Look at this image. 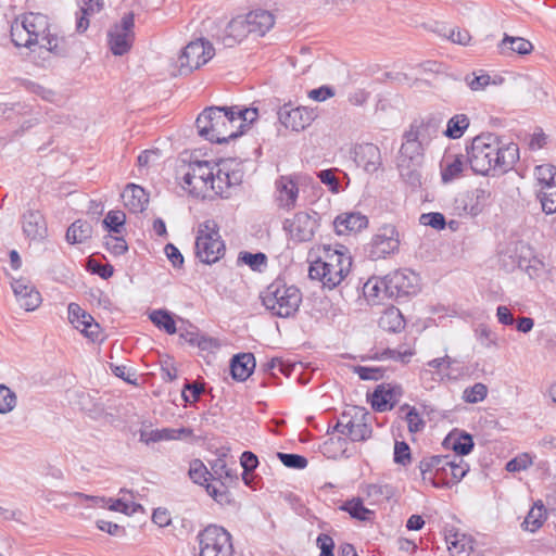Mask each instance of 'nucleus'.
Here are the masks:
<instances>
[{
	"label": "nucleus",
	"instance_id": "6e6d98bb",
	"mask_svg": "<svg viewBox=\"0 0 556 556\" xmlns=\"http://www.w3.org/2000/svg\"><path fill=\"white\" fill-rule=\"evenodd\" d=\"M68 320L78 330H80L84 321L91 320V315L84 311L78 304L71 303L68 305Z\"/></svg>",
	"mask_w": 556,
	"mask_h": 556
},
{
	"label": "nucleus",
	"instance_id": "4d7b16f0",
	"mask_svg": "<svg viewBox=\"0 0 556 556\" xmlns=\"http://www.w3.org/2000/svg\"><path fill=\"white\" fill-rule=\"evenodd\" d=\"M16 406V395L8 387L0 384V414H7Z\"/></svg>",
	"mask_w": 556,
	"mask_h": 556
},
{
	"label": "nucleus",
	"instance_id": "de8ad7c7",
	"mask_svg": "<svg viewBox=\"0 0 556 556\" xmlns=\"http://www.w3.org/2000/svg\"><path fill=\"white\" fill-rule=\"evenodd\" d=\"M419 378L422 387L427 390H433L435 386L444 379H452L450 374L434 371L426 366L420 370Z\"/></svg>",
	"mask_w": 556,
	"mask_h": 556
},
{
	"label": "nucleus",
	"instance_id": "7c9ffc66",
	"mask_svg": "<svg viewBox=\"0 0 556 556\" xmlns=\"http://www.w3.org/2000/svg\"><path fill=\"white\" fill-rule=\"evenodd\" d=\"M465 162L462 155H447L441 163V177L444 184H448L458 178L463 173Z\"/></svg>",
	"mask_w": 556,
	"mask_h": 556
},
{
	"label": "nucleus",
	"instance_id": "b1692460",
	"mask_svg": "<svg viewBox=\"0 0 556 556\" xmlns=\"http://www.w3.org/2000/svg\"><path fill=\"white\" fill-rule=\"evenodd\" d=\"M248 28L251 29V35L255 37L264 36L275 24L274 15L265 10H255L245 14Z\"/></svg>",
	"mask_w": 556,
	"mask_h": 556
},
{
	"label": "nucleus",
	"instance_id": "72a5a7b5",
	"mask_svg": "<svg viewBox=\"0 0 556 556\" xmlns=\"http://www.w3.org/2000/svg\"><path fill=\"white\" fill-rule=\"evenodd\" d=\"M446 544L454 556H469L473 549L472 539L463 533L446 535Z\"/></svg>",
	"mask_w": 556,
	"mask_h": 556
},
{
	"label": "nucleus",
	"instance_id": "864d4df0",
	"mask_svg": "<svg viewBox=\"0 0 556 556\" xmlns=\"http://www.w3.org/2000/svg\"><path fill=\"white\" fill-rule=\"evenodd\" d=\"M126 222V215L122 211H110L103 219V226L106 230L121 233Z\"/></svg>",
	"mask_w": 556,
	"mask_h": 556
},
{
	"label": "nucleus",
	"instance_id": "aec40b11",
	"mask_svg": "<svg viewBox=\"0 0 556 556\" xmlns=\"http://www.w3.org/2000/svg\"><path fill=\"white\" fill-rule=\"evenodd\" d=\"M368 226L367 216L359 212H346L338 215L333 220V227L337 235H349L358 232Z\"/></svg>",
	"mask_w": 556,
	"mask_h": 556
},
{
	"label": "nucleus",
	"instance_id": "0eeeda50",
	"mask_svg": "<svg viewBox=\"0 0 556 556\" xmlns=\"http://www.w3.org/2000/svg\"><path fill=\"white\" fill-rule=\"evenodd\" d=\"M370 419L371 416L365 408L354 406L341 415L334 430L349 437L353 442L365 441L372 432Z\"/></svg>",
	"mask_w": 556,
	"mask_h": 556
},
{
	"label": "nucleus",
	"instance_id": "4c0bfd02",
	"mask_svg": "<svg viewBox=\"0 0 556 556\" xmlns=\"http://www.w3.org/2000/svg\"><path fill=\"white\" fill-rule=\"evenodd\" d=\"M175 431L173 428H163V429H149L141 428L139 430V441L144 444L161 442V441H169L175 439Z\"/></svg>",
	"mask_w": 556,
	"mask_h": 556
},
{
	"label": "nucleus",
	"instance_id": "dca6fc26",
	"mask_svg": "<svg viewBox=\"0 0 556 556\" xmlns=\"http://www.w3.org/2000/svg\"><path fill=\"white\" fill-rule=\"evenodd\" d=\"M277 114L286 128L296 132L306 129L316 118L313 110L305 106L290 108L288 104L280 106Z\"/></svg>",
	"mask_w": 556,
	"mask_h": 556
},
{
	"label": "nucleus",
	"instance_id": "3c124183",
	"mask_svg": "<svg viewBox=\"0 0 556 556\" xmlns=\"http://www.w3.org/2000/svg\"><path fill=\"white\" fill-rule=\"evenodd\" d=\"M11 38L16 47L29 48L35 45L31 37H29L28 31H26L25 27L18 21H15L11 25Z\"/></svg>",
	"mask_w": 556,
	"mask_h": 556
},
{
	"label": "nucleus",
	"instance_id": "49530a36",
	"mask_svg": "<svg viewBox=\"0 0 556 556\" xmlns=\"http://www.w3.org/2000/svg\"><path fill=\"white\" fill-rule=\"evenodd\" d=\"M342 509L348 511L351 517L362 521H368L374 516V511L366 508L359 498L346 502Z\"/></svg>",
	"mask_w": 556,
	"mask_h": 556
},
{
	"label": "nucleus",
	"instance_id": "4be33fe9",
	"mask_svg": "<svg viewBox=\"0 0 556 556\" xmlns=\"http://www.w3.org/2000/svg\"><path fill=\"white\" fill-rule=\"evenodd\" d=\"M355 162L367 173H375L381 166L379 148L374 143H363L355 149Z\"/></svg>",
	"mask_w": 556,
	"mask_h": 556
},
{
	"label": "nucleus",
	"instance_id": "09e8293b",
	"mask_svg": "<svg viewBox=\"0 0 556 556\" xmlns=\"http://www.w3.org/2000/svg\"><path fill=\"white\" fill-rule=\"evenodd\" d=\"M189 477L190 479L200 485H206L208 481V477H212V473L207 470L205 465L200 459H193L190 463L189 467Z\"/></svg>",
	"mask_w": 556,
	"mask_h": 556
},
{
	"label": "nucleus",
	"instance_id": "bf43d9fd",
	"mask_svg": "<svg viewBox=\"0 0 556 556\" xmlns=\"http://www.w3.org/2000/svg\"><path fill=\"white\" fill-rule=\"evenodd\" d=\"M532 457L528 453H522L506 464V470L509 472L526 470L532 465Z\"/></svg>",
	"mask_w": 556,
	"mask_h": 556
},
{
	"label": "nucleus",
	"instance_id": "a211bd4d",
	"mask_svg": "<svg viewBox=\"0 0 556 556\" xmlns=\"http://www.w3.org/2000/svg\"><path fill=\"white\" fill-rule=\"evenodd\" d=\"M11 288L14 296L22 308L33 312L41 304V295L35 286L27 278L13 279Z\"/></svg>",
	"mask_w": 556,
	"mask_h": 556
},
{
	"label": "nucleus",
	"instance_id": "5701e85b",
	"mask_svg": "<svg viewBox=\"0 0 556 556\" xmlns=\"http://www.w3.org/2000/svg\"><path fill=\"white\" fill-rule=\"evenodd\" d=\"M22 25L28 31L29 37L35 45H41L45 42L43 38L49 37L48 30V18L46 15L40 13H28L24 15L21 21Z\"/></svg>",
	"mask_w": 556,
	"mask_h": 556
},
{
	"label": "nucleus",
	"instance_id": "603ef678",
	"mask_svg": "<svg viewBox=\"0 0 556 556\" xmlns=\"http://www.w3.org/2000/svg\"><path fill=\"white\" fill-rule=\"evenodd\" d=\"M542 210L546 214H553L556 212V185L549 186L546 189H540L538 192Z\"/></svg>",
	"mask_w": 556,
	"mask_h": 556
},
{
	"label": "nucleus",
	"instance_id": "58836bf2",
	"mask_svg": "<svg viewBox=\"0 0 556 556\" xmlns=\"http://www.w3.org/2000/svg\"><path fill=\"white\" fill-rule=\"evenodd\" d=\"M365 493L372 504H380L394 495V488L386 483H371L366 486Z\"/></svg>",
	"mask_w": 556,
	"mask_h": 556
},
{
	"label": "nucleus",
	"instance_id": "1a4fd4ad",
	"mask_svg": "<svg viewBox=\"0 0 556 556\" xmlns=\"http://www.w3.org/2000/svg\"><path fill=\"white\" fill-rule=\"evenodd\" d=\"M200 556H233L231 535L224 528L208 526L198 534Z\"/></svg>",
	"mask_w": 556,
	"mask_h": 556
},
{
	"label": "nucleus",
	"instance_id": "8fccbe9b",
	"mask_svg": "<svg viewBox=\"0 0 556 556\" xmlns=\"http://www.w3.org/2000/svg\"><path fill=\"white\" fill-rule=\"evenodd\" d=\"M235 108V117L240 118L238 122H236V128L237 130H242V134L244 132V127L252 124L254 121H256L258 116V110L256 108H245L242 109L240 106H233Z\"/></svg>",
	"mask_w": 556,
	"mask_h": 556
},
{
	"label": "nucleus",
	"instance_id": "423d86ee",
	"mask_svg": "<svg viewBox=\"0 0 556 556\" xmlns=\"http://www.w3.org/2000/svg\"><path fill=\"white\" fill-rule=\"evenodd\" d=\"M225 251L217 223L207 219L200 224L195 239V254L199 260L206 264L216 263L224 256Z\"/></svg>",
	"mask_w": 556,
	"mask_h": 556
},
{
	"label": "nucleus",
	"instance_id": "a19ab883",
	"mask_svg": "<svg viewBox=\"0 0 556 556\" xmlns=\"http://www.w3.org/2000/svg\"><path fill=\"white\" fill-rule=\"evenodd\" d=\"M469 124V117L466 114H456L448 119L444 135L451 139H458L464 135Z\"/></svg>",
	"mask_w": 556,
	"mask_h": 556
},
{
	"label": "nucleus",
	"instance_id": "ddd939ff",
	"mask_svg": "<svg viewBox=\"0 0 556 556\" xmlns=\"http://www.w3.org/2000/svg\"><path fill=\"white\" fill-rule=\"evenodd\" d=\"M135 16L134 13L125 14L119 23L113 25L108 33V43L114 55L126 54L135 39Z\"/></svg>",
	"mask_w": 556,
	"mask_h": 556
},
{
	"label": "nucleus",
	"instance_id": "680f3d73",
	"mask_svg": "<svg viewBox=\"0 0 556 556\" xmlns=\"http://www.w3.org/2000/svg\"><path fill=\"white\" fill-rule=\"evenodd\" d=\"M419 222L424 226H430L434 229H443L445 227V217L438 212L421 214Z\"/></svg>",
	"mask_w": 556,
	"mask_h": 556
},
{
	"label": "nucleus",
	"instance_id": "f8f14e48",
	"mask_svg": "<svg viewBox=\"0 0 556 556\" xmlns=\"http://www.w3.org/2000/svg\"><path fill=\"white\" fill-rule=\"evenodd\" d=\"M318 215L316 212H298L283 222V230L294 242L311 241L318 228Z\"/></svg>",
	"mask_w": 556,
	"mask_h": 556
},
{
	"label": "nucleus",
	"instance_id": "412c9836",
	"mask_svg": "<svg viewBox=\"0 0 556 556\" xmlns=\"http://www.w3.org/2000/svg\"><path fill=\"white\" fill-rule=\"evenodd\" d=\"M249 35H251V29L248 28L245 16L239 15L227 24L219 39L225 47L230 48L241 42Z\"/></svg>",
	"mask_w": 556,
	"mask_h": 556
},
{
	"label": "nucleus",
	"instance_id": "bb28decb",
	"mask_svg": "<svg viewBox=\"0 0 556 556\" xmlns=\"http://www.w3.org/2000/svg\"><path fill=\"white\" fill-rule=\"evenodd\" d=\"M255 368V358L252 353L235 355L230 362V372L238 381L247 380Z\"/></svg>",
	"mask_w": 556,
	"mask_h": 556
},
{
	"label": "nucleus",
	"instance_id": "a878e982",
	"mask_svg": "<svg viewBox=\"0 0 556 556\" xmlns=\"http://www.w3.org/2000/svg\"><path fill=\"white\" fill-rule=\"evenodd\" d=\"M125 206L132 213H141L148 204V194L144 189L135 184L126 187L122 193Z\"/></svg>",
	"mask_w": 556,
	"mask_h": 556
},
{
	"label": "nucleus",
	"instance_id": "37998d69",
	"mask_svg": "<svg viewBox=\"0 0 556 556\" xmlns=\"http://www.w3.org/2000/svg\"><path fill=\"white\" fill-rule=\"evenodd\" d=\"M438 122L433 118H429L427 121H421L419 123L415 122L412 124L408 131H420L422 134L420 141V146L425 147L429 143L432 137H434L438 132Z\"/></svg>",
	"mask_w": 556,
	"mask_h": 556
},
{
	"label": "nucleus",
	"instance_id": "c03bdc74",
	"mask_svg": "<svg viewBox=\"0 0 556 556\" xmlns=\"http://www.w3.org/2000/svg\"><path fill=\"white\" fill-rule=\"evenodd\" d=\"M450 444L452 445L453 451L455 452L454 456L462 457L467 455L473 448V440L472 437L468 433H460L457 437H453L452 434L447 438Z\"/></svg>",
	"mask_w": 556,
	"mask_h": 556
},
{
	"label": "nucleus",
	"instance_id": "ea45409f",
	"mask_svg": "<svg viewBox=\"0 0 556 556\" xmlns=\"http://www.w3.org/2000/svg\"><path fill=\"white\" fill-rule=\"evenodd\" d=\"M149 318L159 329H163L166 333H176V323L168 311L154 309L149 314Z\"/></svg>",
	"mask_w": 556,
	"mask_h": 556
},
{
	"label": "nucleus",
	"instance_id": "f704fd0d",
	"mask_svg": "<svg viewBox=\"0 0 556 556\" xmlns=\"http://www.w3.org/2000/svg\"><path fill=\"white\" fill-rule=\"evenodd\" d=\"M45 42L41 47L47 48L51 52L60 56H67L73 50V46L76 43V39L71 36L68 38L51 36L43 38Z\"/></svg>",
	"mask_w": 556,
	"mask_h": 556
},
{
	"label": "nucleus",
	"instance_id": "6ab92c4d",
	"mask_svg": "<svg viewBox=\"0 0 556 556\" xmlns=\"http://www.w3.org/2000/svg\"><path fill=\"white\" fill-rule=\"evenodd\" d=\"M276 201L279 207L292 210L299 197V187L295 177L280 176L276 182Z\"/></svg>",
	"mask_w": 556,
	"mask_h": 556
},
{
	"label": "nucleus",
	"instance_id": "9b49d317",
	"mask_svg": "<svg viewBox=\"0 0 556 556\" xmlns=\"http://www.w3.org/2000/svg\"><path fill=\"white\" fill-rule=\"evenodd\" d=\"M213 166L208 161H195L189 164L182 177V188L197 198L208 197V185Z\"/></svg>",
	"mask_w": 556,
	"mask_h": 556
},
{
	"label": "nucleus",
	"instance_id": "473e14b6",
	"mask_svg": "<svg viewBox=\"0 0 556 556\" xmlns=\"http://www.w3.org/2000/svg\"><path fill=\"white\" fill-rule=\"evenodd\" d=\"M387 277L369 278L363 286V293L368 301L379 303L387 298Z\"/></svg>",
	"mask_w": 556,
	"mask_h": 556
},
{
	"label": "nucleus",
	"instance_id": "13d9d810",
	"mask_svg": "<svg viewBox=\"0 0 556 556\" xmlns=\"http://www.w3.org/2000/svg\"><path fill=\"white\" fill-rule=\"evenodd\" d=\"M277 456L289 468L304 469L308 464L307 459L299 454L278 453Z\"/></svg>",
	"mask_w": 556,
	"mask_h": 556
},
{
	"label": "nucleus",
	"instance_id": "f3484780",
	"mask_svg": "<svg viewBox=\"0 0 556 556\" xmlns=\"http://www.w3.org/2000/svg\"><path fill=\"white\" fill-rule=\"evenodd\" d=\"M490 192L482 189L476 188L470 191L458 194L455 199V210L458 216H477L485 207Z\"/></svg>",
	"mask_w": 556,
	"mask_h": 556
},
{
	"label": "nucleus",
	"instance_id": "20e7f679",
	"mask_svg": "<svg viewBox=\"0 0 556 556\" xmlns=\"http://www.w3.org/2000/svg\"><path fill=\"white\" fill-rule=\"evenodd\" d=\"M261 299L271 315L287 318L298 312L302 294L298 287L277 279L261 293Z\"/></svg>",
	"mask_w": 556,
	"mask_h": 556
},
{
	"label": "nucleus",
	"instance_id": "cd10ccee",
	"mask_svg": "<svg viewBox=\"0 0 556 556\" xmlns=\"http://www.w3.org/2000/svg\"><path fill=\"white\" fill-rule=\"evenodd\" d=\"M75 496L79 498H84L85 501H91L94 505L104 507L108 505L110 510L124 513L129 515L136 510V506L140 507V505H136L135 503L128 504L125 501L117 498H105L99 496L86 495L83 493H75Z\"/></svg>",
	"mask_w": 556,
	"mask_h": 556
},
{
	"label": "nucleus",
	"instance_id": "9d476101",
	"mask_svg": "<svg viewBox=\"0 0 556 556\" xmlns=\"http://www.w3.org/2000/svg\"><path fill=\"white\" fill-rule=\"evenodd\" d=\"M243 175L241 163L231 159L220 161L215 167L213 166L208 194L214 192L224 197L231 187L242 182Z\"/></svg>",
	"mask_w": 556,
	"mask_h": 556
},
{
	"label": "nucleus",
	"instance_id": "e433bc0d",
	"mask_svg": "<svg viewBox=\"0 0 556 556\" xmlns=\"http://www.w3.org/2000/svg\"><path fill=\"white\" fill-rule=\"evenodd\" d=\"M448 480H444L441 483V486L450 485L459 482L468 472L469 466L468 464L458 456H451L448 460Z\"/></svg>",
	"mask_w": 556,
	"mask_h": 556
},
{
	"label": "nucleus",
	"instance_id": "4468645a",
	"mask_svg": "<svg viewBox=\"0 0 556 556\" xmlns=\"http://www.w3.org/2000/svg\"><path fill=\"white\" fill-rule=\"evenodd\" d=\"M399 244V233L395 227L392 225H383L372 237L366 252L370 260L377 261L397 251Z\"/></svg>",
	"mask_w": 556,
	"mask_h": 556
},
{
	"label": "nucleus",
	"instance_id": "2f4dec72",
	"mask_svg": "<svg viewBox=\"0 0 556 556\" xmlns=\"http://www.w3.org/2000/svg\"><path fill=\"white\" fill-rule=\"evenodd\" d=\"M400 392L394 388H386L384 386H378L374 391L371 405L378 412H386L393 407L396 395Z\"/></svg>",
	"mask_w": 556,
	"mask_h": 556
},
{
	"label": "nucleus",
	"instance_id": "69168bd1",
	"mask_svg": "<svg viewBox=\"0 0 556 556\" xmlns=\"http://www.w3.org/2000/svg\"><path fill=\"white\" fill-rule=\"evenodd\" d=\"M394 462L400 465H406L410 462V448L404 441H396L394 445Z\"/></svg>",
	"mask_w": 556,
	"mask_h": 556
},
{
	"label": "nucleus",
	"instance_id": "052dcab7",
	"mask_svg": "<svg viewBox=\"0 0 556 556\" xmlns=\"http://www.w3.org/2000/svg\"><path fill=\"white\" fill-rule=\"evenodd\" d=\"M354 372L358 375L362 380H374L377 381L383 377V368L381 367H368V366H356Z\"/></svg>",
	"mask_w": 556,
	"mask_h": 556
},
{
	"label": "nucleus",
	"instance_id": "a18cd8bd",
	"mask_svg": "<svg viewBox=\"0 0 556 556\" xmlns=\"http://www.w3.org/2000/svg\"><path fill=\"white\" fill-rule=\"evenodd\" d=\"M534 175L541 189L556 186V167L551 164L538 165Z\"/></svg>",
	"mask_w": 556,
	"mask_h": 556
},
{
	"label": "nucleus",
	"instance_id": "c756f323",
	"mask_svg": "<svg viewBox=\"0 0 556 556\" xmlns=\"http://www.w3.org/2000/svg\"><path fill=\"white\" fill-rule=\"evenodd\" d=\"M546 517L547 509L541 501H538L529 510L521 527L523 530L534 533L544 525Z\"/></svg>",
	"mask_w": 556,
	"mask_h": 556
},
{
	"label": "nucleus",
	"instance_id": "2eb2a0df",
	"mask_svg": "<svg viewBox=\"0 0 556 556\" xmlns=\"http://www.w3.org/2000/svg\"><path fill=\"white\" fill-rule=\"evenodd\" d=\"M387 277V298L388 299H406L412 294H416L419 290L418 276L407 269L395 270Z\"/></svg>",
	"mask_w": 556,
	"mask_h": 556
},
{
	"label": "nucleus",
	"instance_id": "c9c22d12",
	"mask_svg": "<svg viewBox=\"0 0 556 556\" xmlns=\"http://www.w3.org/2000/svg\"><path fill=\"white\" fill-rule=\"evenodd\" d=\"M92 236V226L89 222L77 219L66 231V241L71 244L83 243Z\"/></svg>",
	"mask_w": 556,
	"mask_h": 556
},
{
	"label": "nucleus",
	"instance_id": "f03ea898",
	"mask_svg": "<svg viewBox=\"0 0 556 556\" xmlns=\"http://www.w3.org/2000/svg\"><path fill=\"white\" fill-rule=\"evenodd\" d=\"M235 108L230 106H210L204 109L195 121L198 134L214 143H225L242 135V130H237L236 122L240 118L235 117Z\"/></svg>",
	"mask_w": 556,
	"mask_h": 556
},
{
	"label": "nucleus",
	"instance_id": "5fc2aeb1",
	"mask_svg": "<svg viewBox=\"0 0 556 556\" xmlns=\"http://www.w3.org/2000/svg\"><path fill=\"white\" fill-rule=\"evenodd\" d=\"M488 395V388L481 382H477L473 386L466 388L463 392V400L466 403L476 404L482 402Z\"/></svg>",
	"mask_w": 556,
	"mask_h": 556
},
{
	"label": "nucleus",
	"instance_id": "f257e3e1",
	"mask_svg": "<svg viewBox=\"0 0 556 556\" xmlns=\"http://www.w3.org/2000/svg\"><path fill=\"white\" fill-rule=\"evenodd\" d=\"M519 160V148L516 143L503 144L493 134L477 136L467 150V162L470 168L480 175L490 170L506 173Z\"/></svg>",
	"mask_w": 556,
	"mask_h": 556
},
{
	"label": "nucleus",
	"instance_id": "6e6552de",
	"mask_svg": "<svg viewBox=\"0 0 556 556\" xmlns=\"http://www.w3.org/2000/svg\"><path fill=\"white\" fill-rule=\"evenodd\" d=\"M214 47L204 39L189 42L178 55L175 66L178 75H188L207 63L214 55Z\"/></svg>",
	"mask_w": 556,
	"mask_h": 556
},
{
	"label": "nucleus",
	"instance_id": "338daca9",
	"mask_svg": "<svg viewBox=\"0 0 556 556\" xmlns=\"http://www.w3.org/2000/svg\"><path fill=\"white\" fill-rule=\"evenodd\" d=\"M491 77L488 74L476 76L475 74L467 75L465 81L468 87L473 91L483 90L490 84Z\"/></svg>",
	"mask_w": 556,
	"mask_h": 556
},
{
	"label": "nucleus",
	"instance_id": "c85d7f7f",
	"mask_svg": "<svg viewBox=\"0 0 556 556\" xmlns=\"http://www.w3.org/2000/svg\"><path fill=\"white\" fill-rule=\"evenodd\" d=\"M532 50L533 46L529 40L521 37H511L508 35H505L498 45V51L503 55H510L511 53L525 55L529 54Z\"/></svg>",
	"mask_w": 556,
	"mask_h": 556
},
{
	"label": "nucleus",
	"instance_id": "0e129e2a",
	"mask_svg": "<svg viewBox=\"0 0 556 556\" xmlns=\"http://www.w3.org/2000/svg\"><path fill=\"white\" fill-rule=\"evenodd\" d=\"M450 457V455L432 456L433 476H429V482H431L433 486L441 488V483L438 481V478L440 476L441 467L447 466Z\"/></svg>",
	"mask_w": 556,
	"mask_h": 556
},
{
	"label": "nucleus",
	"instance_id": "e2e57ef3",
	"mask_svg": "<svg viewBox=\"0 0 556 556\" xmlns=\"http://www.w3.org/2000/svg\"><path fill=\"white\" fill-rule=\"evenodd\" d=\"M106 249L114 255H122L127 252L128 245L124 238L108 236L105 237Z\"/></svg>",
	"mask_w": 556,
	"mask_h": 556
},
{
	"label": "nucleus",
	"instance_id": "393cba45",
	"mask_svg": "<svg viewBox=\"0 0 556 556\" xmlns=\"http://www.w3.org/2000/svg\"><path fill=\"white\" fill-rule=\"evenodd\" d=\"M23 231L31 240H41L45 238L47 227L43 216L38 211H27L23 215Z\"/></svg>",
	"mask_w": 556,
	"mask_h": 556
},
{
	"label": "nucleus",
	"instance_id": "774afa93",
	"mask_svg": "<svg viewBox=\"0 0 556 556\" xmlns=\"http://www.w3.org/2000/svg\"><path fill=\"white\" fill-rule=\"evenodd\" d=\"M447 39L451 40L453 43H457L460 46H468L471 41V35L467 29L463 28H452L448 31V35H446Z\"/></svg>",
	"mask_w": 556,
	"mask_h": 556
},
{
	"label": "nucleus",
	"instance_id": "7ed1b4c3",
	"mask_svg": "<svg viewBox=\"0 0 556 556\" xmlns=\"http://www.w3.org/2000/svg\"><path fill=\"white\" fill-rule=\"evenodd\" d=\"M351 266L352 258L345 252L327 249L324 258L319 257L309 265L308 276L333 289L346 277Z\"/></svg>",
	"mask_w": 556,
	"mask_h": 556
},
{
	"label": "nucleus",
	"instance_id": "39448f33",
	"mask_svg": "<svg viewBox=\"0 0 556 556\" xmlns=\"http://www.w3.org/2000/svg\"><path fill=\"white\" fill-rule=\"evenodd\" d=\"M421 137L422 134L420 131H406L397 156L400 175L413 187L421 185L419 172L424 162V147L420 146L419 141Z\"/></svg>",
	"mask_w": 556,
	"mask_h": 556
},
{
	"label": "nucleus",
	"instance_id": "79ce46f5",
	"mask_svg": "<svg viewBox=\"0 0 556 556\" xmlns=\"http://www.w3.org/2000/svg\"><path fill=\"white\" fill-rule=\"evenodd\" d=\"M379 325L384 330L397 332L404 328L405 321L399 309L391 308L386 311L380 317Z\"/></svg>",
	"mask_w": 556,
	"mask_h": 556
}]
</instances>
